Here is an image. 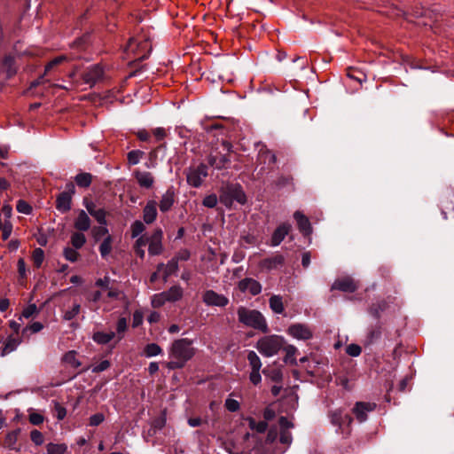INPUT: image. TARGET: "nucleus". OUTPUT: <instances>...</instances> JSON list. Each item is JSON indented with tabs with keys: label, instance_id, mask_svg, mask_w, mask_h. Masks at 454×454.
Listing matches in <instances>:
<instances>
[{
	"label": "nucleus",
	"instance_id": "f704fd0d",
	"mask_svg": "<svg viewBox=\"0 0 454 454\" xmlns=\"http://www.w3.org/2000/svg\"><path fill=\"white\" fill-rule=\"evenodd\" d=\"M165 292L169 296L170 302H175L181 300L184 295V290L180 286H173Z\"/></svg>",
	"mask_w": 454,
	"mask_h": 454
},
{
	"label": "nucleus",
	"instance_id": "2f4dec72",
	"mask_svg": "<svg viewBox=\"0 0 454 454\" xmlns=\"http://www.w3.org/2000/svg\"><path fill=\"white\" fill-rule=\"evenodd\" d=\"M259 160L264 164L272 165L276 162L277 158L270 150L262 148L259 151Z\"/></svg>",
	"mask_w": 454,
	"mask_h": 454
},
{
	"label": "nucleus",
	"instance_id": "f8f14e48",
	"mask_svg": "<svg viewBox=\"0 0 454 454\" xmlns=\"http://www.w3.org/2000/svg\"><path fill=\"white\" fill-rule=\"evenodd\" d=\"M284 262H285L284 256L279 254H276L270 257L262 260L259 263V267L262 270L269 271V270H276L278 267L282 266Z\"/></svg>",
	"mask_w": 454,
	"mask_h": 454
},
{
	"label": "nucleus",
	"instance_id": "49530a36",
	"mask_svg": "<svg viewBox=\"0 0 454 454\" xmlns=\"http://www.w3.org/2000/svg\"><path fill=\"white\" fill-rule=\"evenodd\" d=\"M80 310H81L80 304H74V306L72 307L71 309L67 310L64 313L63 318L67 321L72 320L80 313Z\"/></svg>",
	"mask_w": 454,
	"mask_h": 454
},
{
	"label": "nucleus",
	"instance_id": "7c9ffc66",
	"mask_svg": "<svg viewBox=\"0 0 454 454\" xmlns=\"http://www.w3.org/2000/svg\"><path fill=\"white\" fill-rule=\"evenodd\" d=\"M270 309L277 314H281L284 312L285 307L282 301V297L279 295H272L270 298Z\"/></svg>",
	"mask_w": 454,
	"mask_h": 454
},
{
	"label": "nucleus",
	"instance_id": "aec40b11",
	"mask_svg": "<svg viewBox=\"0 0 454 454\" xmlns=\"http://www.w3.org/2000/svg\"><path fill=\"white\" fill-rule=\"evenodd\" d=\"M91 221L84 210L78 213L74 226L78 231H87L90 228Z\"/></svg>",
	"mask_w": 454,
	"mask_h": 454
},
{
	"label": "nucleus",
	"instance_id": "e2e57ef3",
	"mask_svg": "<svg viewBox=\"0 0 454 454\" xmlns=\"http://www.w3.org/2000/svg\"><path fill=\"white\" fill-rule=\"evenodd\" d=\"M2 231V238L6 240L12 234V224L10 220H5V227L1 230Z\"/></svg>",
	"mask_w": 454,
	"mask_h": 454
},
{
	"label": "nucleus",
	"instance_id": "864d4df0",
	"mask_svg": "<svg viewBox=\"0 0 454 454\" xmlns=\"http://www.w3.org/2000/svg\"><path fill=\"white\" fill-rule=\"evenodd\" d=\"M145 231V225L140 221H136L131 225L132 237H137Z\"/></svg>",
	"mask_w": 454,
	"mask_h": 454
},
{
	"label": "nucleus",
	"instance_id": "37998d69",
	"mask_svg": "<svg viewBox=\"0 0 454 454\" xmlns=\"http://www.w3.org/2000/svg\"><path fill=\"white\" fill-rule=\"evenodd\" d=\"M285 351H286V357H285V362H290L292 364H294L295 361H296V353H297V348L294 346V345H287L286 347H285Z\"/></svg>",
	"mask_w": 454,
	"mask_h": 454
},
{
	"label": "nucleus",
	"instance_id": "7ed1b4c3",
	"mask_svg": "<svg viewBox=\"0 0 454 454\" xmlns=\"http://www.w3.org/2000/svg\"><path fill=\"white\" fill-rule=\"evenodd\" d=\"M284 345V339L278 335H269L257 341L256 348L265 356L276 355Z\"/></svg>",
	"mask_w": 454,
	"mask_h": 454
},
{
	"label": "nucleus",
	"instance_id": "9d476101",
	"mask_svg": "<svg viewBox=\"0 0 454 454\" xmlns=\"http://www.w3.org/2000/svg\"><path fill=\"white\" fill-rule=\"evenodd\" d=\"M203 301L208 306L224 307L229 300L223 294H219L213 290H207L203 294Z\"/></svg>",
	"mask_w": 454,
	"mask_h": 454
},
{
	"label": "nucleus",
	"instance_id": "ddd939ff",
	"mask_svg": "<svg viewBox=\"0 0 454 454\" xmlns=\"http://www.w3.org/2000/svg\"><path fill=\"white\" fill-rule=\"evenodd\" d=\"M340 290L345 293H353L357 289V284L354 281L353 278L346 277L342 278L336 279L333 286L332 290Z\"/></svg>",
	"mask_w": 454,
	"mask_h": 454
},
{
	"label": "nucleus",
	"instance_id": "f03ea898",
	"mask_svg": "<svg viewBox=\"0 0 454 454\" xmlns=\"http://www.w3.org/2000/svg\"><path fill=\"white\" fill-rule=\"evenodd\" d=\"M239 321L244 325L252 327L254 329L268 332V325L262 314L255 309H250L246 307H239L238 309Z\"/></svg>",
	"mask_w": 454,
	"mask_h": 454
},
{
	"label": "nucleus",
	"instance_id": "473e14b6",
	"mask_svg": "<svg viewBox=\"0 0 454 454\" xmlns=\"http://www.w3.org/2000/svg\"><path fill=\"white\" fill-rule=\"evenodd\" d=\"M82 231H75L71 235V244L75 249L82 248L86 243V238Z\"/></svg>",
	"mask_w": 454,
	"mask_h": 454
},
{
	"label": "nucleus",
	"instance_id": "bf43d9fd",
	"mask_svg": "<svg viewBox=\"0 0 454 454\" xmlns=\"http://www.w3.org/2000/svg\"><path fill=\"white\" fill-rule=\"evenodd\" d=\"M346 352L351 356H358L362 352V348L356 344H349L346 348Z\"/></svg>",
	"mask_w": 454,
	"mask_h": 454
},
{
	"label": "nucleus",
	"instance_id": "c9c22d12",
	"mask_svg": "<svg viewBox=\"0 0 454 454\" xmlns=\"http://www.w3.org/2000/svg\"><path fill=\"white\" fill-rule=\"evenodd\" d=\"M162 353V348L156 343L147 344L144 348V355L146 357L156 356Z\"/></svg>",
	"mask_w": 454,
	"mask_h": 454
},
{
	"label": "nucleus",
	"instance_id": "8fccbe9b",
	"mask_svg": "<svg viewBox=\"0 0 454 454\" xmlns=\"http://www.w3.org/2000/svg\"><path fill=\"white\" fill-rule=\"evenodd\" d=\"M127 320L125 317H121L117 322V334H118V340H121L123 337L124 332L127 330Z\"/></svg>",
	"mask_w": 454,
	"mask_h": 454
},
{
	"label": "nucleus",
	"instance_id": "0eeeda50",
	"mask_svg": "<svg viewBox=\"0 0 454 454\" xmlns=\"http://www.w3.org/2000/svg\"><path fill=\"white\" fill-rule=\"evenodd\" d=\"M128 51H137L138 58L144 59L152 51V44L147 39L131 38L129 41Z\"/></svg>",
	"mask_w": 454,
	"mask_h": 454
},
{
	"label": "nucleus",
	"instance_id": "1a4fd4ad",
	"mask_svg": "<svg viewBox=\"0 0 454 454\" xmlns=\"http://www.w3.org/2000/svg\"><path fill=\"white\" fill-rule=\"evenodd\" d=\"M163 233L160 229H157L153 231L150 238H147V244H149L148 252L152 255L160 254L162 251V240Z\"/></svg>",
	"mask_w": 454,
	"mask_h": 454
},
{
	"label": "nucleus",
	"instance_id": "423d86ee",
	"mask_svg": "<svg viewBox=\"0 0 454 454\" xmlns=\"http://www.w3.org/2000/svg\"><path fill=\"white\" fill-rule=\"evenodd\" d=\"M74 192V185L73 183H68L66 186V191L61 192L56 200V207L58 210L65 213L71 208L72 195Z\"/></svg>",
	"mask_w": 454,
	"mask_h": 454
},
{
	"label": "nucleus",
	"instance_id": "39448f33",
	"mask_svg": "<svg viewBox=\"0 0 454 454\" xmlns=\"http://www.w3.org/2000/svg\"><path fill=\"white\" fill-rule=\"evenodd\" d=\"M207 176V167L205 164H200L197 167L190 168L187 170V183L193 187H200L203 179Z\"/></svg>",
	"mask_w": 454,
	"mask_h": 454
},
{
	"label": "nucleus",
	"instance_id": "c756f323",
	"mask_svg": "<svg viewBox=\"0 0 454 454\" xmlns=\"http://www.w3.org/2000/svg\"><path fill=\"white\" fill-rule=\"evenodd\" d=\"M113 238L107 235L99 246V253L102 258H106L112 252Z\"/></svg>",
	"mask_w": 454,
	"mask_h": 454
},
{
	"label": "nucleus",
	"instance_id": "de8ad7c7",
	"mask_svg": "<svg viewBox=\"0 0 454 454\" xmlns=\"http://www.w3.org/2000/svg\"><path fill=\"white\" fill-rule=\"evenodd\" d=\"M64 256L67 261L74 262L77 261L79 257V253L76 251L74 247H66L64 249Z\"/></svg>",
	"mask_w": 454,
	"mask_h": 454
},
{
	"label": "nucleus",
	"instance_id": "c85d7f7f",
	"mask_svg": "<svg viewBox=\"0 0 454 454\" xmlns=\"http://www.w3.org/2000/svg\"><path fill=\"white\" fill-rule=\"evenodd\" d=\"M114 337L115 333L114 332H96L93 333L92 339L95 342L98 344H106L110 342Z\"/></svg>",
	"mask_w": 454,
	"mask_h": 454
},
{
	"label": "nucleus",
	"instance_id": "603ef678",
	"mask_svg": "<svg viewBox=\"0 0 454 454\" xmlns=\"http://www.w3.org/2000/svg\"><path fill=\"white\" fill-rule=\"evenodd\" d=\"M151 303L153 308H160L166 303L164 295L161 293L153 295Z\"/></svg>",
	"mask_w": 454,
	"mask_h": 454
},
{
	"label": "nucleus",
	"instance_id": "774afa93",
	"mask_svg": "<svg viewBox=\"0 0 454 454\" xmlns=\"http://www.w3.org/2000/svg\"><path fill=\"white\" fill-rule=\"evenodd\" d=\"M276 416V413H275V411L270 407H267L264 409L263 411V419L264 420L263 421H266L268 423V421H270L272 420Z\"/></svg>",
	"mask_w": 454,
	"mask_h": 454
},
{
	"label": "nucleus",
	"instance_id": "f3484780",
	"mask_svg": "<svg viewBox=\"0 0 454 454\" xmlns=\"http://www.w3.org/2000/svg\"><path fill=\"white\" fill-rule=\"evenodd\" d=\"M157 202L153 200H148L143 209V219L145 223H153L157 218Z\"/></svg>",
	"mask_w": 454,
	"mask_h": 454
},
{
	"label": "nucleus",
	"instance_id": "0e129e2a",
	"mask_svg": "<svg viewBox=\"0 0 454 454\" xmlns=\"http://www.w3.org/2000/svg\"><path fill=\"white\" fill-rule=\"evenodd\" d=\"M29 422L33 425H40L43 422V416L37 412L29 414Z\"/></svg>",
	"mask_w": 454,
	"mask_h": 454
},
{
	"label": "nucleus",
	"instance_id": "6e6d98bb",
	"mask_svg": "<svg viewBox=\"0 0 454 454\" xmlns=\"http://www.w3.org/2000/svg\"><path fill=\"white\" fill-rule=\"evenodd\" d=\"M30 438H31L32 442L36 445H41L43 442V434L36 429L31 431Z\"/></svg>",
	"mask_w": 454,
	"mask_h": 454
},
{
	"label": "nucleus",
	"instance_id": "a211bd4d",
	"mask_svg": "<svg viewBox=\"0 0 454 454\" xmlns=\"http://www.w3.org/2000/svg\"><path fill=\"white\" fill-rule=\"evenodd\" d=\"M291 230V225L288 223H283L279 225L272 234L270 239V246L277 247L278 246L286 236L289 233Z\"/></svg>",
	"mask_w": 454,
	"mask_h": 454
},
{
	"label": "nucleus",
	"instance_id": "bb28decb",
	"mask_svg": "<svg viewBox=\"0 0 454 454\" xmlns=\"http://www.w3.org/2000/svg\"><path fill=\"white\" fill-rule=\"evenodd\" d=\"M73 58L69 55H60L56 57L52 60H51L46 66L44 69V75L49 74L51 70H53L56 67L65 63L71 61Z\"/></svg>",
	"mask_w": 454,
	"mask_h": 454
},
{
	"label": "nucleus",
	"instance_id": "a878e982",
	"mask_svg": "<svg viewBox=\"0 0 454 454\" xmlns=\"http://www.w3.org/2000/svg\"><path fill=\"white\" fill-rule=\"evenodd\" d=\"M245 420L248 423L249 428L258 434H263L268 429V423L266 421H256L252 417H247Z\"/></svg>",
	"mask_w": 454,
	"mask_h": 454
},
{
	"label": "nucleus",
	"instance_id": "2eb2a0df",
	"mask_svg": "<svg viewBox=\"0 0 454 454\" xmlns=\"http://www.w3.org/2000/svg\"><path fill=\"white\" fill-rule=\"evenodd\" d=\"M103 76V69L98 65H93L88 68L86 73L83 74V81L87 84H95Z\"/></svg>",
	"mask_w": 454,
	"mask_h": 454
},
{
	"label": "nucleus",
	"instance_id": "6ab92c4d",
	"mask_svg": "<svg viewBox=\"0 0 454 454\" xmlns=\"http://www.w3.org/2000/svg\"><path fill=\"white\" fill-rule=\"evenodd\" d=\"M175 203V192L172 188L168 189L161 196L160 200V210L161 212H168L171 209Z\"/></svg>",
	"mask_w": 454,
	"mask_h": 454
},
{
	"label": "nucleus",
	"instance_id": "69168bd1",
	"mask_svg": "<svg viewBox=\"0 0 454 454\" xmlns=\"http://www.w3.org/2000/svg\"><path fill=\"white\" fill-rule=\"evenodd\" d=\"M37 311V308L35 304H30L27 308H25L22 311L21 317L28 318L35 314Z\"/></svg>",
	"mask_w": 454,
	"mask_h": 454
},
{
	"label": "nucleus",
	"instance_id": "ea45409f",
	"mask_svg": "<svg viewBox=\"0 0 454 454\" xmlns=\"http://www.w3.org/2000/svg\"><path fill=\"white\" fill-rule=\"evenodd\" d=\"M92 237L96 241L99 240L103 237H106L108 234V229L106 227V225L102 226H95L91 230Z\"/></svg>",
	"mask_w": 454,
	"mask_h": 454
},
{
	"label": "nucleus",
	"instance_id": "680f3d73",
	"mask_svg": "<svg viewBox=\"0 0 454 454\" xmlns=\"http://www.w3.org/2000/svg\"><path fill=\"white\" fill-rule=\"evenodd\" d=\"M292 440V434L288 430H281L279 438L281 443L290 445Z\"/></svg>",
	"mask_w": 454,
	"mask_h": 454
},
{
	"label": "nucleus",
	"instance_id": "58836bf2",
	"mask_svg": "<svg viewBox=\"0 0 454 454\" xmlns=\"http://www.w3.org/2000/svg\"><path fill=\"white\" fill-rule=\"evenodd\" d=\"M147 245V238L145 236H141L138 238L135 243L134 249L136 254L140 257L144 258L145 250L144 247Z\"/></svg>",
	"mask_w": 454,
	"mask_h": 454
},
{
	"label": "nucleus",
	"instance_id": "dca6fc26",
	"mask_svg": "<svg viewBox=\"0 0 454 454\" xmlns=\"http://www.w3.org/2000/svg\"><path fill=\"white\" fill-rule=\"evenodd\" d=\"M96 286L100 287L102 291H106L107 297L110 299H118L121 295V292L111 286V279L107 276L98 279L96 281Z\"/></svg>",
	"mask_w": 454,
	"mask_h": 454
},
{
	"label": "nucleus",
	"instance_id": "4be33fe9",
	"mask_svg": "<svg viewBox=\"0 0 454 454\" xmlns=\"http://www.w3.org/2000/svg\"><path fill=\"white\" fill-rule=\"evenodd\" d=\"M135 177L138 184L143 188L150 189L154 184V178L150 172L136 171Z\"/></svg>",
	"mask_w": 454,
	"mask_h": 454
},
{
	"label": "nucleus",
	"instance_id": "20e7f679",
	"mask_svg": "<svg viewBox=\"0 0 454 454\" xmlns=\"http://www.w3.org/2000/svg\"><path fill=\"white\" fill-rule=\"evenodd\" d=\"M221 145L226 153H216L215 154H210L208 157V163L217 169L223 168L226 164L231 162L230 153L232 152V145L229 141H223Z\"/></svg>",
	"mask_w": 454,
	"mask_h": 454
},
{
	"label": "nucleus",
	"instance_id": "3c124183",
	"mask_svg": "<svg viewBox=\"0 0 454 454\" xmlns=\"http://www.w3.org/2000/svg\"><path fill=\"white\" fill-rule=\"evenodd\" d=\"M91 216H93L98 223H100L102 225H106V212L105 211V209L98 208V210L93 212Z\"/></svg>",
	"mask_w": 454,
	"mask_h": 454
},
{
	"label": "nucleus",
	"instance_id": "b1692460",
	"mask_svg": "<svg viewBox=\"0 0 454 454\" xmlns=\"http://www.w3.org/2000/svg\"><path fill=\"white\" fill-rule=\"evenodd\" d=\"M294 217L297 222L299 230L302 233L308 235L311 232V226L309 221L303 214H301L300 211H296L294 214Z\"/></svg>",
	"mask_w": 454,
	"mask_h": 454
},
{
	"label": "nucleus",
	"instance_id": "72a5a7b5",
	"mask_svg": "<svg viewBox=\"0 0 454 454\" xmlns=\"http://www.w3.org/2000/svg\"><path fill=\"white\" fill-rule=\"evenodd\" d=\"M76 356V351L70 350L64 355L63 361L73 368H78L81 366V362L77 359Z\"/></svg>",
	"mask_w": 454,
	"mask_h": 454
},
{
	"label": "nucleus",
	"instance_id": "79ce46f5",
	"mask_svg": "<svg viewBox=\"0 0 454 454\" xmlns=\"http://www.w3.org/2000/svg\"><path fill=\"white\" fill-rule=\"evenodd\" d=\"M231 194L232 199L237 200L240 204H245L247 201V197L245 192L242 191V189L239 187H234L231 191Z\"/></svg>",
	"mask_w": 454,
	"mask_h": 454
},
{
	"label": "nucleus",
	"instance_id": "5701e85b",
	"mask_svg": "<svg viewBox=\"0 0 454 454\" xmlns=\"http://www.w3.org/2000/svg\"><path fill=\"white\" fill-rule=\"evenodd\" d=\"M14 59L11 56L4 57L0 60V74H4L6 77L12 76L15 73L13 67Z\"/></svg>",
	"mask_w": 454,
	"mask_h": 454
},
{
	"label": "nucleus",
	"instance_id": "4c0bfd02",
	"mask_svg": "<svg viewBox=\"0 0 454 454\" xmlns=\"http://www.w3.org/2000/svg\"><path fill=\"white\" fill-rule=\"evenodd\" d=\"M92 176L90 173H81L75 176V182L80 187H88L91 184Z\"/></svg>",
	"mask_w": 454,
	"mask_h": 454
},
{
	"label": "nucleus",
	"instance_id": "393cba45",
	"mask_svg": "<svg viewBox=\"0 0 454 454\" xmlns=\"http://www.w3.org/2000/svg\"><path fill=\"white\" fill-rule=\"evenodd\" d=\"M163 270V278L166 280L170 275L176 272L178 270V261L176 258L170 260L167 265L160 264L158 266V270Z\"/></svg>",
	"mask_w": 454,
	"mask_h": 454
},
{
	"label": "nucleus",
	"instance_id": "052dcab7",
	"mask_svg": "<svg viewBox=\"0 0 454 454\" xmlns=\"http://www.w3.org/2000/svg\"><path fill=\"white\" fill-rule=\"evenodd\" d=\"M105 419V416L102 413H96L90 418V426L97 427L100 425Z\"/></svg>",
	"mask_w": 454,
	"mask_h": 454
},
{
	"label": "nucleus",
	"instance_id": "5fc2aeb1",
	"mask_svg": "<svg viewBox=\"0 0 454 454\" xmlns=\"http://www.w3.org/2000/svg\"><path fill=\"white\" fill-rule=\"evenodd\" d=\"M225 407L229 411L235 412L239 410L240 405L237 400L227 398L225 400Z\"/></svg>",
	"mask_w": 454,
	"mask_h": 454
},
{
	"label": "nucleus",
	"instance_id": "e433bc0d",
	"mask_svg": "<svg viewBox=\"0 0 454 454\" xmlns=\"http://www.w3.org/2000/svg\"><path fill=\"white\" fill-rule=\"evenodd\" d=\"M67 450V446L65 443H48L46 445V450L48 454H64Z\"/></svg>",
	"mask_w": 454,
	"mask_h": 454
},
{
	"label": "nucleus",
	"instance_id": "6e6552de",
	"mask_svg": "<svg viewBox=\"0 0 454 454\" xmlns=\"http://www.w3.org/2000/svg\"><path fill=\"white\" fill-rule=\"evenodd\" d=\"M287 333L293 338L301 340H310L313 336L312 330L309 326L300 323L291 325L287 329Z\"/></svg>",
	"mask_w": 454,
	"mask_h": 454
},
{
	"label": "nucleus",
	"instance_id": "c03bdc74",
	"mask_svg": "<svg viewBox=\"0 0 454 454\" xmlns=\"http://www.w3.org/2000/svg\"><path fill=\"white\" fill-rule=\"evenodd\" d=\"M44 259V253L41 248H35L32 254V260L35 267L39 268Z\"/></svg>",
	"mask_w": 454,
	"mask_h": 454
},
{
	"label": "nucleus",
	"instance_id": "13d9d810",
	"mask_svg": "<svg viewBox=\"0 0 454 454\" xmlns=\"http://www.w3.org/2000/svg\"><path fill=\"white\" fill-rule=\"evenodd\" d=\"M54 411L56 417L59 420L64 419V418L67 415V410L65 407H63L60 403H55L54 404Z\"/></svg>",
	"mask_w": 454,
	"mask_h": 454
},
{
	"label": "nucleus",
	"instance_id": "cd10ccee",
	"mask_svg": "<svg viewBox=\"0 0 454 454\" xmlns=\"http://www.w3.org/2000/svg\"><path fill=\"white\" fill-rule=\"evenodd\" d=\"M20 341L12 336H9L4 343V347L0 351V356H4L7 354L14 351L20 345Z\"/></svg>",
	"mask_w": 454,
	"mask_h": 454
},
{
	"label": "nucleus",
	"instance_id": "412c9836",
	"mask_svg": "<svg viewBox=\"0 0 454 454\" xmlns=\"http://www.w3.org/2000/svg\"><path fill=\"white\" fill-rule=\"evenodd\" d=\"M331 423L334 426L341 427L342 424L347 423L349 425L352 422V418L348 414L343 415L341 410H335L329 413Z\"/></svg>",
	"mask_w": 454,
	"mask_h": 454
},
{
	"label": "nucleus",
	"instance_id": "4d7b16f0",
	"mask_svg": "<svg viewBox=\"0 0 454 454\" xmlns=\"http://www.w3.org/2000/svg\"><path fill=\"white\" fill-rule=\"evenodd\" d=\"M202 204L207 207H215L217 204V197L215 194H210L204 198Z\"/></svg>",
	"mask_w": 454,
	"mask_h": 454
},
{
	"label": "nucleus",
	"instance_id": "a19ab883",
	"mask_svg": "<svg viewBox=\"0 0 454 454\" xmlns=\"http://www.w3.org/2000/svg\"><path fill=\"white\" fill-rule=\"evenodd\" d=\"M247 360L252 370H260L262 367V363L259 356L256 355L254 351H250L247 355Z\"/></svg>",
	"mask_w": 454,
	"mask_h": 454
},
{
	"label": "nucleus",
	"instance_id": "a18cd8bd",
	"mask_svg": "<svg viewBox=\"0 0 454 454\" xmlns=\"http://www.w3.org/2000/svg\"><path fill=\"white\" fill-rule=\"evenodd\" d=\"M144 153L139 150H133L128 153V161L131 165H136L139 162L142 158Z\"/></svg>",
	"mask_w": 454,
	"mask_h": 454
},
{
	"label": "nucleus",
	"instance_id": "9b49d317",
	"mask_svg": "<svg viewBox=\"0 0 454 454\" xmlns=\"http://www.w3.org/2000/svg\"><path fill=\"white\" fill-rule=\"evenodd\" d=\"M239 289L242 293H249L251 295H257L262 291V286L257 280L246 278L239 282Z\"/></svg>",
	"mask_w": 454,
	"mask_h": 454
},
{
	"label": "nucleus",
	"instance_id": "4468645a",
	"mask_svg": "<svg viewBox=\"0 0 454 454\" xmlns=\"http://www.w3.org/2000/svg\"><path fill=\"white\" fill-rule=\"evenodd\" d=\"M376 405L372 403L358 402L356 403L353 412L360 422H364L367 419V412L372 411Z\"/></svg>",
	"mask_w": 454,
	"mask_h": 454
},
{
	"label": "nucleus",
	"instance_id": "09e8293b",
	"mask_svg": "<svg viewBox=\"0 0 454 454\" xmlns=\"http://www.w3.org/2000/svg\"><path fill=\"white\" fill-rule=\"evenodd\" d=\"M16 209L18 212L25 214V215H29L32 212L31 206L27 201H25L23 200H18L17 205H16Z\"/></svg>",
	"mask_w": 454,
	"mask_h": 454
},
{
	"label": "nucleus",
	"instance_id": "f257e3e1",
	"mask_svg": "<svg viewBox=\"0 0 454 454\" xmlns=\"http://www.w3.org/2000/svg\"><path fill=\"white\" fill-rule=\"evenodd\" d=\"M193 341L188 338L175 340L169 348V361L166 363V367L169 370L181 369L196 354V348L192 347Z\"/></svg>",
	"mask_w": 454,
	"mask_h": 454
},
{
	"label": "nucleus",
	"instance_id": "338daca9",
	"mask_svg": "<svg viewBox=\"0 0 454 454\" xmlns=\"http://www.w3.org/2000/svg\"><path fill=\"white\" fill-rule=\"evenodd\" d=\"M110 367V362L107 360H104L100 362L98 364L93 367L92 372H101L103 371H106Z\"/></svg>",
	"mask_w": 454,
	"mask_h": 454
}]
</instances>
